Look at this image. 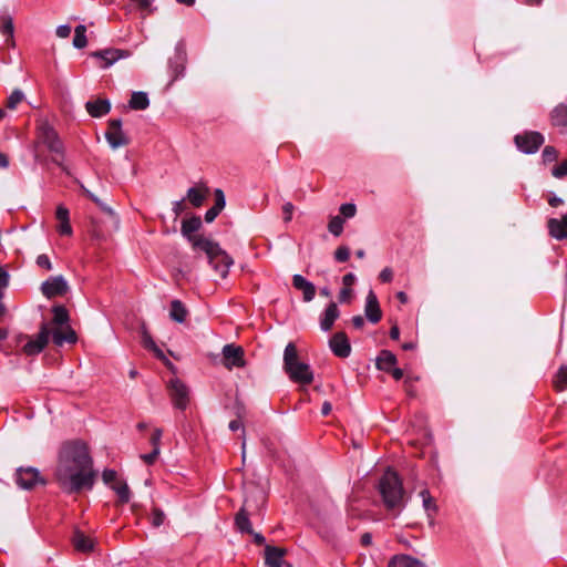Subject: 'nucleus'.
I'll return each mask as SVG.
<instances>
[{
    "instance_id": "nucleus-1",
    "label": "nucleus",
    "mask_w": 567,
    "mask_h": 567,
    "mask_svg": "<svg viewBox=\"0 0 567 567\" xmlns=\"http://www.w3.org/2000/svg\"><path fill=\"white\" fill-rule=\"evenodd\" d=\"M55 477L60 487L69 493L91 489L96 473L87 446L82 442L65 443L61 450Z\"/></svg>"
},
{
    "instance_id": "nucleus-2",
    "label": "nucleus",
    "mask_w": 567,
    "mask_h": 567,
    "mask_svg": "<svg viewBox=\"0 0 567 567\" xmlns=\"http://www.w3.org/2000/svg\"><path fill=\"white\" fill-rule=\"evenodd\" d=\"M284 370L295 383L309 385L313 382V372L308 363L300 361L297 347L293 342H289L285 348Z\"/></svg>"
},
{
    "instance_id": "nucleus-3",
    "label": "nucleus",
    "mask_w": 567,
    "mask_h": 567,
    "mask_svg": "<svg viewBox=\"0 0 567 567\" xmlns=\"http://www.w3.org/2000/svg\"><path fill=\"white\" fill-rule=\"evenodd\" d=\"M379 492L388 509H402L404 503V489L398 474L388 468L379 482Z\"/></svg>"
},
{
    "instance_id": "nucleus-4",
    "label": "nucleus",
    "mask_w": 567,
    "mask_h": 567,
    "mask_svg": "<svg viewBox=\"0 0 567 567\" xmlns=\"http://www.w3.org/2000/svg\"><path fill=\"white\" fill-rule=\"evenodd\" d=\"M38 140L44 144L51 153L63 154V144L60 141L55 130L47 120H40L38 123Z\"/></svg>"
},
{
    "instance_id": "nucleus-5",
    "label": "nucleus",
    "mask_w": 567,
    "mask_h": 567,
    "mask_svg": "<svg viewBox=\"0 0 567 567\" xmlns=\"http://www.w3.org/2000/svg\"><path fill=\"white\" fill-rule=\"evenodd\" d=\"M90 56L99 61L101 69H109L120 60L131 56V52L123 49L107 48L103 50L93 51Z\"/></svg>"
},
{
    "instance_id": "nucleus-6",
    "label": "nucleus",
    "mask_w": 567,
    "mask_h": 567,
    "mask_svg": "<svg viewBox=\"0 0 567 567\" xmlns=\"http://www.w3.org/2000/svg\"><path fill=\"white\" fill-rule=\"evenodd\" d=\"M168 391L175 408L185 410L189 401V390L179 379L174 378L168 382Z\"/></svg>"
},
{
    "instance_id": "nucleus-7",
    "label": "nucleus",
    "mask_w": 567,
    "mask_h": 567,
    "mask_svg": "<svg viewBox=\"0 0 567 567\" xmlns=\"http://www.w3.org/2000/svg\"><path fill=\"white\" fill-rule=\"evenodd\" d=\"M517 147L526 153L532 154L538 151L540 145L544 143V136L538 132H528L515 137Z\"/></svg>"
},
{
    "instance_id": "nucleus-8",
    "label": "nucleus",
    "mask_w": 567,
    "mask_h": 567,
    "mask_svg": "<svg viewBox=\"0 0 567 567\" xmlns=\"http://www.w3.org/2000/svg\"><path fill=\"white\" fill-rule=\"evenodd\" d=\"M69 290V285L63 276L50 277L41 285V291L47 298L62 296Z\"/></svg>"
},
{
    "instance_id": "nucleus-9",
    "label": "nucleus",
    "mask_w": 567,
    "mask_h": 567,
    "mask_svg": "<svg viewBox=\"0 0 567 567\" xmlns=\"http://www.w3.org/2000/svg\"><path fill=\"white\" fill-rule=\"evenodd\" d=\"M51 334V331L47 323H43L40 328V331L34 340H29L24 347L23 351L28 355H34L40 353L44 347L49 342V337Z\"/></svg>"
},
{
    "instance_id": "nucleus-10",
    "label": "nucleus",
    "mask_w": 567,
    "mask_h": 567,
    "mask_svg": "<svg viewBox=\"0 0 567 567\" xmlns=\"http://www.w3.org/2000/svg\"><path fill=\"white\" fill-rule=\"evenodd\" d=\"M17 484L25 489L34 487L39 483H44L38 470L33 467L19 468L16 474Z\"/></svg>"
},
{
    "instance_id": "nucleus-11",
    "label": "nucleus",
    "mask_w": 567,
    "mask_h": 567,
    "mask_svg": "<svg viewBox=\"0 0 567 567\" xmlns=\"http://www.w3.org/2000/svg\"><path fill=\"white\" fill-rule=\"evenodd\" d=\"M217 250L218 252L216 251V256H214V258H208V261L221 278H226L234 260L220 247H218Z\"/></svg>"
},
{
    "instance_id": "nucleus-12",
    "label": "nucleus",
    "mask_w": 567,
    "mask_h": 567,
    "mask_svg": "<svg viewBox=\"0 0 567 567\" xmlns=\"http://www.w3.org/2000/svg\"><path fill=\"white\" fill-rule=\"evenodd\" d=\"M225 367L231 369L233 367L241 368L245 365L244 350L234 344H226L223 348Z\"/></svg>"
},
{
    "instance_id": "nucleus-13",
    "label": "nucleus",
    "mask_w": 567,
    "mask_h": 567,
    "mask_svg": "<svg viewBox=\"0 0 567 567\" xmlns=\"http://www.w3.org/2000/svg\"><path fill=\"white\" fill-rule=\"evenodd\" d=\"M329 346L339 358H348L351 353V346L344 332L334 333L329 341Z\"/></svg>"
},
{
    "instance_id": "nucleus-14",
    "label": "nucleus",
    "mask_w": 567,
    "mask_h": 567,
    "mask_svg": "<svg viewBox=\"0 0 567 567\" xmlns=\"http://www.w3.org/2000/svg\"><path fill=\"white\" fill-rule=\"evenodd\" d=\"M364 313L367 319L372 323H378L382 318V311L380 309L378 298L373 290H369L367 295Z\"/></svg>"
},
{
    "instance_id": "nucleus-15",
    "label": "nucleus",
    "mask_w": 567,
    "mask_h": 567,
    "mask_svg": "<svg viewBox=\"0 0 567 567\" xmlns=\"http://www.w3.org/2000/svg\"><path fill=\"white\" fill-rule=\"evenodd\" d=\"M188 241L192 244L194 249L204 251L207 258H214V256H216V251L218 252L217 248L219 245L202 235L192 237Z\"/></svg>"
},
{
    "instance_id": "nucleus-16",
    "label": "nucleus",
    "mask_w": 567,
    "mask_h": 567,
    "mask_svg": "<svg viewBox=\"0 0 567 567\" xmlns=\"http://www.w3.org/2000/svg\"><path fill=\"white\" fill-rule=\"evenodd\" d=\"M548 231L551 237L557 240L567 238V214L560 219L550 218L547 223Z\"/></svg>"
},
{
    "instance_id": "nucleus-17",
    "label": "nucleus",
    "mask_w": 567,
    "mask_h": 567,
    "mask_svg": "<svg viewBox=\"0 0 567 567\" xmlns=\"http://www.w3.org/2000/svg\"><path fill=\"white\" fill-rule=\"evenodd\" d=\"M292 285L296 289L302 291L303 300L310 302L316 295V287L301 275H293Z\"/></svg>"
},
{
    "instance_id": "nucleus-18",
    "label": "nucleus",
    "mask_w": 567,
    "mask_h": 567,
    "mask_svg": "<svg viewBox=\"0 0 567 567\" xmlns=\"http://www.w3.org/2000/svg\"><path fill=\"white\" fill-rule=\"evenodd\" d=\"M53 342L61 347L64 342L75 343L78 340L75 331L70 324L60 327L52 332Z\"/></svg>"
},
{
    "instance_id": "nucleus-19",
    "label": "nucleus",
    "mask_w": 567,
    "mask_h": 567,
    "mask_svg": "<svg viewBox=\"0 0 567 567\" xmlns=\"http://www.w3.org/2000/svg\"><path fill=\"white\" fill-rule=\"evenodd\" d=\"M286 550L280 547L266 546L265 563L268 567H282Z\"/></svg>"
},
{
    "instance_id": "nucleus-20",
    "label": "nucleus",
    "mask_w": 567,
    "mask_h": 567,
    "mask_svg": "<svg viewBox=\"0 0 567 567\" xmlns=\"http://www.w3.org/2000/svg\"><path fill=\"white\" fill-rule=\"evenodd\" d=\"M339 309L336 302L331 301L320 318V328L322 331H329L334 321L339 318Z\"/></svg>"
},
{
    "instance_id": "nucleus-21",
    "label": "nucleus",
    "mask_w": 567,
    "mask_h": 567,
    "mask_svg": "<svg viewBox=\"0 0 567 567\" xmlns=\"http://www.w3.org/2000/svg\"><path fill=\"white\" fill-rule=\"evenodd\" d=\"M72 544L74 548L81 553H90L94 549V540L80 529L74 530Z\"/></svg>"
},
{
    "instance_id": "nucleus-22",
    "label": "nucleus",
    "mask_w": 567,
    "mask_h": 567,
    "mask_svg": "<svg viewBox=\"0 0 567 567\" xmlns=\"http://www.w3.org/2000/svg\"><path fill=\"white\" fill-rule=\"evenodd\" d=\"M85 109L91 116L101 117L110 112L111 103L109 100L103 99L87 101L85 104Z\"/></svg>"
},
{
    "instance_id": "nucleus-23",
    "label": "nucleus",
    "mask_w": 567,
    "mask_h": 567,
    "mask_svg": "<svg viewBox=\"0 0 567 567\" xmlns=\"http://www.w3.org/2000/svg\"><path fill=\"white\" fill-rule=\"evenodd\" d=\"M551 124L561 132H567V105L558 104L550 113Z\"/></svg>"
},
{
    "instance_id": "nucleus-24",
    "label": "nucleus",
    "mask_w": 567,
    "mask_h": 567,
    "mask_svg": "<svg viewBox=\"0 0 567 567\" xmlns=\"http://www.w3.org/2000/svg\"><path fill=\"white\" fill-rule=\"evenodd\" d=\"M247 501H245L244 506L239 509V512L235 516V526L238 532L254 534L251 522L249 519V515L246 511Z\"/></svg>"
},
{
    "instance_id": "nucleus-25",
    "label": "nucleus",
    "mask_w": 567,
    "mask_h": 567,
    "mask_svg": "<svg viewBox=\"0 0 567 567\" xmlns=\"http://www.w3.org/2000/svg\"><path fill=\"white\" fill-rule=\"evenodd\" d=\"M202 227V219L198 216H193L188 219H184L182 223V235L189 240V238L197 236L196 231H198Z\"/></svg>"
},
{
    "instance_id": "nucleus-26",
    "label": "nucleus",
    "mask_w": 567,
    "mask_h": 567,
    "mask_svg": "<svg viewBox=\"0 0 567 567\" xmlns=\"http://www.w3.org/2000/svg\"><path fill=\"white\" fill-rule=\"evenodd\" d=\"M105 138L114 150L128 144V137L122 130H107Z\"/></svg>"
},
{
    "instance_id": "nucleus-27",
    "label": "nucleus",
    "mask_w": 567,
    "mask_h": 567,
    "mask_svg": "<svg viewBox=\"0 0 567 567\" xmlns=\"http://www.w3.org/2000/svg\"><path fill=\"white\" fill-rule=\"evenodd\" d=\"M209 190L207 187H190L187 190V199L194 207H200L205 202Z\"/></svg>"
},
{
    "instance_id": "nucleus-28",
    "label": "nucleus",
    "mask_w": 567,
    "mask_h": 567,
    "mask_svg": "<svg viewBox=\"0 0 567 567\" xmlns=\"http://www.w3.org/2000/svg\"><path fill=\"white\" fill-rule=\"evenodd\" d=\"M389 567H424V564L409 555H396L389 561Z\"/></svg>"
},
{
    "instance_id": "nucleus-29",
    "label": "nucleus",
    "mask_w": 567,
    "mask_h": 567,
    "mask_svg": "<svg viewBox=\"0 0 567 567\" xmlns=\"http://www.w3.org/2000/svg\"><path fill=\"white\" fill-rule=\"evenodd\" d=\"M188 310L181 300L175 299L171 302L169 318L173 321L183 323L186 320Z\"/></svg>"
},
{
    "instance_id": "nucleus-30",
    "label": "nucleus",
    "mask_w": 567,
    "mask_h": 567,
    "mask_svg": "<svg viewBox=\"0 0 567 567\" xmlns=\"http://www.w3.org/2000/svg\"><path fill=\"white\" fill-rule=\"evenodd\" d=\"M396 363V357L389 350H382L377 358V368L389 372Z\"/></svg>"
},
{
    "instance_id": "nucleus-31",
    "label": "nucleus",
    "mask_w": 567,
    "mask_h": 567,
    "mask_svg": "<svg viewBox=\"0 0 567 567\" xmlns=\"http://www.w3.org/2000/svg\"><path fill=\"white\" fill-rule=\"evenodd\" d=\"M0 31L7 37V42L13 44V19L9 14H3L0 17Z\"/></svg>"
},
{
    "instance_id": "nucleus-32",
    "label": "nucleus",
    "mask_w": 567,
    "mask_h": 567,
    "mask_svg": "<svg viewBox=\"0 0 567 567\" xmlns=\"http://www.w3.org/2000/svg\"><path fill=\"white\" fill-rule=\"evenodd\" d=\"M128 105L132 110H146L150 105L148 96L145 92H134Z\"/></svg>"
},
{
    "instance_id": "nucleus-33",
    "label": "nucleus",
    "mask_w": 567,
    "mask_h": 567,
    "mask_svg": "<svg viewBox=\"0 0 567 567\" xmlns=\"http://www.w3.org/2000/svg\"><path fill=\"white\" fill-rule=\"evenodd\" d=\"M53 312V323L63 327L69 324V312L64 306H54L52 309Z\"/></svg>"
},
{
    "instance_id": "nucleus-34",
    "label": "nucleus",
    "mask_w": 567,
    "mask_h": 567,
    "mask_svg": "<svg viewBox=\"0 0 567 567\" xmlns=\"http://www.w3.org/2000/svg\"><path fill=\"white\" fill-rule=\"evenodd\" d=\"M86 27L83 24H80L75 27L74 29V38H73V45L76 49H83L87 44L86 39Z\"/></svg>"
},
{
    "instance_id": "nucleus-35",
    "label": "nucleus",
    "mask_w": 567,
    "mask_h": 567,
    "mask_svg": "<svg viewBox=\"0 0 567 567\" xmlns=\"http://www.w3.org/2000/svg\"><path fill=\"white\" fill-rule=\"evenodd\" d=\"M112 489L117 494L121 503H128L131 498L130 488L126 483H115L111 485Z\"/></svg>"
},
{
    "instance_id": "nucleus-36",
    "label": "nucleus",
    "mask_w": 567,
    "mask_h": 567,
    "mask_svg": "<svg viewBox=\"0 0 567 567\" xmlns=\"http://www.w3.org/2000/svg\"><path fill=\"white\" fill-rule=\"evenodd\" d=\"M343 218L341 216H333L328 224V230L336 237H339L343 231Z\"/></svg>"
},
{
    "instance_id": "nucleus-37",
    "label": "nucleus",
    "mask_w": 567,
    "mask_h": 567,
    "mask_svg": "<svg viewBox=\"0 0 567 567\" xmlns=\"http://www.w3.org/2000/svg\"><path fill=\"white\" fill-rule=\"evenodd\" d=\"M554 388L557 391L567 389V367H561L554 379Z\"/></svg>"
},
{
    "instance_id": "nucleus-38",
    "label": "nucleus",
    "mask_w": 567,
    "mask_h": 567,
    "mask_svg": "<svg viewBox=\"0 0 567 567\" xmlns=\"http://www.w3.org/2000/svg\"><path fill=\"white\" fill-rule=\"evenodd\" d=\"M423 503V508L424 511L426 512V515L429 517V520H430V524L433 525L434 523V516L435 514L437 513V505L434 501V498H427V499H424Z\"/></svg>"
},
{
    "instance_id": "nucleus-39",
    "label": "nucleus",
    "mask_w": 567,
    "mask_h": 567,
    "mask_svg": "<svg viewBox=\"0 0 567 567\" xmlns=\"http://www.w3.org/2000/svg\"><path fill=\"white\" fill-rule=\"evenodd\" d=\"M24 99V94L21 90H14L7 100V107L9 110H14L19 103H21Z\"/></svg>"
},
{
    "instance_id": "nucleus-40",
    "label": "nucleus",
    "mask_w": 567,
    "mask_h": 567,
    "mask_svg": "<svg viewBox=\"0 0 567 567\" xmlns=\"http://www.w3.org/2000/svg\"><path fill=\"white\" fill-rule=\"evenodd\" d=\"M339 210H340V215L339 216H341L343 218V220L346 218H352L357 214V207L352 203L342 204L340 206Z\"/></svg>"
},
{
    "instance_id": "nucleus-41",
    "label": "nucleus",
    "mask_w": 567,
    "mask_h": 567,
    "mask_svg": "<svg viewBox=\"0 0 567 567\" xmlns=\"http://www.w3.org/2000/svg\"><path fill=\"white\" fill-rule=\"evenodd\" d=\"M164 520H165L164 512L158 507H154L152 509V516H151L152 525L157 528L164 524Z\"/></svg>"
},
{
    "instance_id": "nucleus-42",
    "label": "nucleus",
    "mask_w": 567,
    "mask_h": 567,
    "mask_svg": "<svg viewBox=\"0 0 567 567\" xmlns=\"http://www.w3.org/2000/svg\"><path fill=\"white\" fill-rule=\"evenodd\" d=\"M350 257V249L347 246H340L334 251V258L339 262H346Z\"/></svg>"
},
{
    "instance_id": "nucleus-43",
    "label": "nucleus",
    "mask_w": 567,
    "mask_h": 567,
    "mask_svg": "<svg viewBox=\"0 0 567 567\" xmlns=\"http://www.w3.org/2000/svg\"><path fill=\"white\" fill-rule=\"evenodd\" d=\"M225 205H226V200H225L224 192L220 188L215 189V205L213 207H215L216 209L221 212L224 209Z\"/></svg>"
},
{
    "instance_id": "nucleus-44",
    "label": "nucleus",
    "mask_w": 567,
    "mask_h": 567,
    "mask_svg": "<svg viewBox=\"0 0 567 567\" xmlns=\"http://www.w3.org/2000/svg\"><path fill=\"white\" fill-rule=\"evenodd\" d=\"M558 157V153L554 146H546L543 151L544 162H554Z\"/></svg>"
},
{
    "instance_id": "nucleus-45",
    "label": "nucleus",
    "mask_w": 567,
    "mask_h": 567,
    "mask_svg": "<svg viewBox=\"0 0 567 567\" xmlns=\"http://www.w3.org/2000/svg\"><path fill=\"white\" fill-rule=\"evenodd\" d=\"M117 473L114 470H104L102 474V480L107 485H113L116 482Z\"/></svg>"
},
{
    "instance_id": "nucleus-46",
    "label": "nucleus",
    "mask_w": 567,
    "mask_h": 567,
    "mask_svg": "<svg viewBox=\"0 0 567 567\" xmlns=\"http://www.w3.org/2000/svg\"><path fill=\"white\" fill-rule=\"evenodd\" d=\"M551 174L556 178L567 176V159L561 162L558 166L554 167Z\"/></svg>"
},
{
    "instance_id": "nucleus-47",
    "label": "nucleus",
    "mask_w": 567,
    "mask_h": 567,
    "mask_svg": "<svg viewBox=\"0 0 567 567\" xmlns=\"http://www.w3.org/2000/svg\"><path fill=\"white\" fill-rule=\"evenodd\" d=\"M142 342L143 346L147 349L155 348L156 344L145 327L142 328Z\"/></svg>"
},
{
    "instance_id": "nucleus-48",
    "label": "nucleus",
    "mask_w": 567,
    "mask_h": 567,
    "mask_svg": "<svg viewBox=\"0 0 567 567\" xmlns=\"http://www.w3.org/2000/svg\"><path fill=\"white\" fill-rule=\"evenodd\" d=\"M158 455H159V447H156V449H153V451L151 453L141 455V458L146 464H153L156 461V458L158 457Z\"/></svg>"
},
{
    "instance_id": "nucleus-49",
    "label": "nucleus",
    "mask_w": 567,
    "mask_h": 567,
    "mask_svg": "<svg viewBox=\"0 0 567 567\" xmlns=\"http://www.w3.org/2000/svg\"><path fill=\"white\" fill-rule=\"evenodd\" d=\"M59 226H58V231L61 234V235H64V236H71L72 235V227L70 225V219L68 220H64V221H59Z\"/></svg>"
},
{
    "instance_id": "nucleus-50",
    "label": "nucleus",
    "mask_w": 567,
    "mask_h": 567,
    "mask_svg": "<svg viewBox=\"0 0 567 567\" xmlns=\"http://www.w3.org/2000/svg\"><path fill=\"white\" fill-rule=\"evenodd\" d=\"M37 265L39 267L45 268L47 270H51L52 269V264H51L49 257L47 255H44V254L38 256Z\"/></svg>"
},
{
    "instance_id": "nucleus-51",
    "label": "nucleus",
    "mask_w": 567,
    "mask_h": 567,
    "mask_svg": "<svg viewBox=\"0 0 567 567\" xmlns=\"http://www.w3.org/2000/svg\"><path fill=\"white\" fill-rule=\"evenodd\" d=\"M293 205L291 203H286L284 206H282V212H284V220L285 223H289L292 218V213H293Z\"/></svg>"
},
{
    "instance_id": "nucleus-52",
    "label": "nucleus",
    "mask_w": 567,
    "mask_h": 567,
    "mask_svg": "<svg viewBox=\"0 0 567 567\" xmlns=\"http://www.w3.org/2000/svg\"><path fill=\"white\" fill-rule=\"evenodd\" d=\"M55 32L59 38L66 39L71 34V27L69 24L59 25Z\"/></svg>"
},
{
    "instance_id": "nucleus-53",
    "label": "nucleus",
    "mask_w": 567,
    "mask_h": 567,
    "mask_svg": "<svg viewBox=\"0 0 567 567\" xmlns=\"http://www.w3.org/2000/svg\"><path fill=\"white\" fill-rule=\"evenodd\" d=\"M352 296V289L344 287L339 292L340 302H349Z\"/></svg>"
},
{
    "instance_id": "nucleus-54",
    "label": "nucleus",
    "mask_w": 567,
    "mask_h": 567,
    "mask_svg": "<svg viewBox=\"0 0 567 567\" xmlns=\"http://www.w3.org/2000/svg\"><path fill=\"white\" fill-rule=\"evenodd\" d=\"M379 278L383 282H390L393 278V271L391 268L385 267L379 275Z\"/></svg>"
},
{
    "instance_id": "nucleus-55",
    "label": "nucleus",
    "mask_w": 567,
    "mask_h": 567,
    "mask_svg": "<svg viewBox=\"0 0 567 567\" xmlns=\"http://www.w3.org/2000/svg\"><path fill=\"white\" fill-rule=\"evenodd\" d=\"M161 439H162V430L156 429L153 432L152 437H151V444L153 445V449L159 447Z\"/></svg>"
},
{
    "instance_id": "nucleus-56",
    "label": "nucleus",
    "mask_w": 567,
    "mask_h": 567,
    "mask_svg": "<svg viewBox=\"0 0 567 567\" xmlns=\"http://www.w3.org/2000/svg\"><path fill=\"white\" fill-rule=\"evenodd\" d=\"M56 219L59 221H64L69 219V210L64 206H59L56 208Z\"/></svg>"
},
{
    "instance_id": "nucleus-57",
    "label": "nucleus",
    "mask_w": 567,
    "mask_h": 567,
    "mask_svg": "<svg viewBox=\"0 0 567 567\" xmlns=\"http://www.w3.org/2000/svg\"><path fill=\"white\" fill-rule=\"evenodd\" d=\"M220 212L216 209L215 207L209 208L205 214V220L207 223H212L215 220V218L218 216Z\"/></svg>"
},
{
    "instance_id": "nucleus-58",
    "label": "nucleus",
    "mask_w": 567,
    "mask_h": 567,
    "mask_svg": "<svg viewBox=\"0 0 567 567\" xmlns=\"http://www.w3.org/2000/svg\"><path fill=\"white\" fill-rule=\"evenodd\" d=\"M9 284V274L0 266V288L7 287Z\"/></svg>"
},
{
    "instance_id": "nucleus-59",
    "label": "nucleus",
    "mask_w": 567,
    "mask_h": 567,
    "mask_svg": "<svg viewBox=\"0 0 567 567\" xmlns=\"http://www.w3.org/2000/svg\"><path fill=\"white\" fill-rule=\"evenodd\" d=\"M355 279H357L355 276L352 272H350V274H347L343 276L342 282H343L344 287L350 288V286H352L354 284Z\"/></svg>"
},
{
    "instance_id": "nucleus-60",
    "label": "nucleus",
    "mask_w": 567,
    "mask_h": 567,
    "mask_svg": "<svg viewBox=\"0 0 567 567\" xmlns=\"http://www.w3.org/2000/svg\"><path fill=\"white\" fill-rule=\"evenodd\" d=\"M185 209L184 199L177 200L173 204V210L176 216L181 215Z\"/></svg>"
},
{
    "instance_id": "nucleus-61",
    "label": "nucleus",
    "mask_w": 567,
    "mask_h": 567,
    "mask_svg": "<svg viewBox=\"0 0 567 567\" xmlns=\"http://www.w3.org/2000/svg\"><path fill=\"white\" fill-rule=\"evenodd\" d=\"M352 324H353V326H354V328H357V329H361V328H363V326H364V319H363V317H362V316H354V317L352 318Z\"/></svg>"
},
{
    "instance_id": "nucleus-62",
    "label": "nucleus",
    "mask_w": 567,
    "mask_h": 567,
    "mask_svg": "<svg viewBox=\"0 0 567 567\" xmlns=\"http://www.w3.org/2000/svg\"><path fill=\"white\" fill-rule=\"evenodd\" d=\"M109 130H122V121L113 118L109 122Z\"/></svg>"
},
{
    "instance_id": "nucleus-63",
    "label": "nucleus",
    "mask_w": 567,
    "mask_h": 567,
    "mask_svg": "<svg viewBox=\"0 0 567 567\" xmlns=\"http://www.w3.org/2000/svg\"><path fill=\"white\" fill-rule=\"evenodd\" d=\"M228 427L230 431H237L239 429H243V422L239 419L233 420L229 422Z\"/></svg>"
},
{
    "instance_id": "nucleus-64",
    "label": "nucleus",
    "mask_w": 567,
    "mask_h": 567,
    "mask_svg": "<svg viewBox=\"0 0 567 567\" xmlns=\"http://www.w3.org/2000/svg\"><path fill=\"white\" fill-rule=\"evenodd\" d=\"M389 372L392 374V377H393L395 380H400V379H402V378H403V371H402V369H400V368H395V367H393Z\"/></svg>"
}]
</instances>
